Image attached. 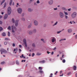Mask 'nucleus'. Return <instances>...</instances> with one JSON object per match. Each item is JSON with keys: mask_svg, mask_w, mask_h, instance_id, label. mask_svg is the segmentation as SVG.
<instances>
[{"mask_svg": "<svg viewBox=\"0 0 77 77\" xmlns=\"http://www.w3.org/2000/svg\"><path fill=\"white\" fill-rule=\"evenodd\" d=\"M23 41L25 45V47L26 49H32V46L30 45L29 46V47H27V41H26V38H24Z\"/></svg>", "mask_w": 77, "mask_h": 77, "instance_id": "nucleus-1", "label": "nucleus"}, {"mask_svg": "<svg viewBox=\"0 0 77 77\" xmlns=\"http://www.w3.org/2000/svg\"><path fill=\"white\" fill-rule=\"evenodd\" d=\"M11 29L12 31V33H15V31L17 30V28L14 26V25H13L11 26Z\"/></svg>", "mask_w": 77, "mask_h": 77, "instance_id": "nucleus-2", "label": "nucleus"}, {"mask_svg": "<svg viewBox=\"0 0 77 77\" xmlns=\"http://www.w3.org/2000/svg\"><path fill=\"white\" fill-rule=\"evenodd\" d=\"M71 17L72 19H74L77 17V13L76 12H73L72 13L71 15Z\"/></svg>", "mask_w": 77, "mask_h": 77, "instance_id": "nucleus-3", "label": "nucleus"}, {"mask_svg": "<svg viewBox=\"0 0 77 77\" xmlns=\"http://www.w3.org/2000/svg\"><path fill=\"white\" fill-rule=\"evenodd\" d=\"M12 9L11 7H9L8 9V15H10L11 14Z\"/></svg>", "mask_w": 77, "mask_h": 77, "instance_id": "nucleus-4", "label": "nucleus"}, {"mask_svg": "<svg viewBox=\"0 0 77 77\" xmlns=\"http://www.w3.org/2000/svg\"><path fill=\"white\" fill-rule=\"evenodd\" d=\"M17 10L18 13L20 14H21L23 12V10L21 8H18L17 9Z\"/></svg>", "mask_w": 77, "mask_h": 77, "instance_id": "nucleus-5", "label": "nucleus"}, {"mask_svg": "<svg viewBox=\"0 0 77 77\" xmlns=\"http://www.w3.org/2000/svg\"><path fill=\"white\" fill-rule=\"evenodd\" d=\"M59 15L60 18H63L64 17V15L62 12H60L59 13Z\"/></svg>", "mask_w": 77, "mask_h": 77, "instance_id": "nucleus-6", "label": "nucleus"}, {"mask_svg": "<svg viewBox=\"0 0 77 77\" xmlns=\"http://www.w3.org/2000/svg\"><path fill=\"white\" fill-rule=\"evenodd\" d=\"M51 41H52V42H53V43H54V44H55L56 42V38H52L51 39Z\"/></svg>", "mask_w": 77, "mask_h": 77, "instance_id": "nucleus-7", "label": "nucleus"}, {"mask_svg": "<svg viewBox=\"0 0 77 77\" xmlns=\"http://www.w3.org/2000/svg\"><path fill=\"white\" fill-rule=\"evenodd\" d=\"M30 45L32 46V49H29V50H30L29 51H32V50H33V47H35V43H33L32 44V45H28V47H29V46H30Z\"/></svg>", "mask_w": 77, "mask_h": 77, "instance_id": "nucleus-8", "label": "nucleus"}, {"mask_svg": "<svg viewBox=\"0 0 77 77\" xmlns=\"http://www.w3.org/2000/svg\"><path fill=\"white\" fill-rule=\"evenodd\" d=\"M34 24L35 26H37L38 25V22L36 20H35L33 21Z\"/></svg>", "mask_w": 77, "mask_h": 77, "instance_id": "nucleus-9", "label": "nucleus"}, {"mask_svg": "<svg viewBox=\"0 0 77 77\" xmlns=\"http://www.w3.org/2000/svg\"><path fill=\"white\" fill-rule=\"evenodd\" d=\"M0 51L3 52V53H7V51H5V50L3 48H1L0 49Z\"/></svg>", "mask_w": 77, "mask_h": 77, "instance_id": "nucleus-10", "label": "nucleus"}, {"mask_svg": "<svg viewBox=\"0 0 77 77\" xmlns=\"http://www.w3.org/2000/svg\"><path fill=\"white\" fill-rule=\"evenodd\" d=\"M8 14H6L4 17V20H6V19L8 18Z\"/></svg>", "mask_w": 77, "mask_h": 77, "instance_id": "nucleus-11", "label": "nucleus"}, {"mask_svg": "<svg viewBox=\"0 0 77 77\" xmlns=\"http://www.w3.org/2000/svg\"><path fill=\"white\" fill-rule=\"evenodd\" d=\"M53 0H51L48 2V4L50 5H53Z\"/></svg>", "mask_w": 77, "mask_h": 77, "instance_id": "nucleus-12", "label": "nucleus"}, {"mask_svg": "<svg viewBox=\"0 0 77 77\" xmlns=\"http://www.w3.org/2000/svg\"><path fill=\"white\" fill-rule=\"evenodd\" d=\"M67 32L68 33H70L72 32V29H69L67 30Z\"/></svg>", "mask_w": 77, "mask_h": 77, "instance_id": "nucleus-13", "label": "nucleus"}, {"mask_svg": "<svg viewBox=\"0 0 77 77\" xmlns=\"http://www.w3.org/2000/svg\"><path fill=\"white\" fill-rule=\"evenodd\" d=\"M45 63V61L44 60H43L42 61H39V63Z\"/></svg>", "mask_w": 77, "mask_h": 77, "instance_id": "nucleus-14", "label": "nucleus"}, {"mask_svg": "<svg viewBox=\"0 0 77 77\" xmlns=\"http://www.w3.org/2000/svg\"><path fill=\"white\" fill-rule=\"evenodd\" d=\"M36 29H33V30H32V32L33 33H36Z\"/></svg>", "mask_w": 77, "mask_h": 77, "instance_id": "nucleus-15", "label": "nucleus"}, {"mask_svg": "<svg viewBox=\"0 0 77 77\" xmlns=\"http://www.w3.org/2000/svg\"><path fill=\"white\" fill-rule=\"evenodd\" d=\"M28 12H32L33 11V9L30 8H29L28 9Z\"/></svg>", "mask_w": 77, "mask_h": 77, "instance_id": "nucleus-16", "label": "nucleus"}, {"mask_svg": "<svg viewBox=\"0 0 77 77\" xmlns=\"http://www.w3.org/2000/svg\"><path fill=\"white\" fill-rule=\"evenodd\" d=\"M73 69L74 71H76L77 70V67L75 66H73Z\"/></svg>", "mask_w": 77, "mask_h": 77, "instance_id": "nucleus-17", "label": "nucleus"}, {"mask_svg": "<svg viewBox=\"0 0 77 77\" xmlns=\"http://www.w3.org/2000/svg\"><path fill=\"white\" fill-rule=\"evenodd\" d=\"M61 9L63 11H67V9H66V8L64 7H62L61 8Z\"/></svg>", "mask_w": 77, "mask_h": 77, "instance_id": "nucleus-18", "label": "nucleus"}, {"mask_svg": "<svg viewBox=\"0 0 77 77\" xmlns=\"http://www.w3.org/2000/svg\"><path fill=\"white\" fill-rule=\"evenodd\" d=\"M29 35H32L33 34V31L32 30L29 31Z\"/></svg>", "mask_w": 77, "mask_h": 77, "instance_id": "nucleus-19", "label": "nucleus"}, {"mask_svg": "<svg viewBox=\"0 0 77 77\" xmlns=\"http://www.w3.org/2000/svg\"><path fill=\"white\" fill-rule=\"evenodd\" d=\"M11 21L12 23H15V19H14V18L12 19L11 20Z\"/></svg>", "mask_w": 77, "mask_h": 77, "instance_id": "nucleus-20", "label": "nucleus"}, {"mask_svg": "<svg viewBox=\"0 0 77 77\" xmlns=\"http://www.w3.org/2000/svg\"><path fill=\"white\" fill-rule=\"evenodd\" d=\"M63 13L65 15H68V13L65 11H63Z\"/></svg>", "mask_w": 77, "mask_h": 77, "instance_id": "nucleus-21", "label": "nucleus"}, {"mask_svg": "<svg viewBox=\"0 0 77 77\" xmlns=\"http://www.w3.org/2000/svg\"><path fill=\"white\" fill-rule=\"evenodd\" d=\"M57 23H58V22L56 21V22L53 25V26H56V25L57 24Z\"/></svg>", "mask_w": 77, "mask_h": 77, "instance_id": "nucleus-22", "label": "nucleus"}, {"mask_svg": "<svg viewBox=\"0 0 77 77\" xmlns=\"http://www.w3.org/2000/svg\"><path fill=\"white\" fill-rule=\"evenodd\" d=\"M39 72L41 74H43V73H44V72L42 70H40L39 71Z\"/></svg>", "mask_w": 77, "mask_h": 77, "instance_id": "nucleus-23", "label": "nucleus"}, {"mask_svg": "<svg viewBox=\"0 0 77 77\" xmlns=\"http://www.w3.org/2000/svg\"><path fill=\"white\" fill-rule=\"evenodd\" d=\"M8 30H11V26H8Z\"/></svg>", "mask_w": 77, "mask_h": 77, "instance_id": "nucleus-24", "label": "nucleus"}, {"mask_svg": "<svg viewBox=\"0 0 77 77\" xmlns=\"http://www.w3.org/2000/svg\"><path fill=\"white\" fill-rule=\"evenodd\" d=\"M32 24H30V25L28 26V29H30V28L31 27V26H32Z\"/></svg>", "mask_w": 77, "mask_h": 77, "instance_id": "nucleus-25", "label": "nucleus"}, {"mask_svg": "<svg viewBox=\"0 0 77 77\" xmlns=\"http://www.w3.org/2000/svg\"><path fill=\"white\" fill-rule=\"evenodd\" d=\"M41 40L42 41H43V42H44V43L45 42V41L44 39L43 38H41Z\"/></svg>", "mask_w": 77, "mask_h": 77, "instance_id": "nucleus-26", "label": "nucleus"}, {"mask_svg": "<svg viewBox=\"0 0 77 77\" xmlns=\"http://www.w3.org/2000/svg\"><path fill=\"white\" fill-rule=\"evenodd\" d=\"M12 0H11L10 2V6L12 5Z\"/></svg>", "mask_w": 77, "mask_h": 77, "instance_id": "nucleus-27", "label": "nucleus"}, {"mask_svg": "<svg viewBox=\"0 0 77 77\" xmlns=\"http://www.w3.org/2000/svg\"><path fill=\"white\" fill-rule=\"evenodd\" d=\"M66 40V38H64V39H61V40H59L60 42H61V41H65Z\"/></svg>", "mask_w": 77, "mask_h": 77, "instance_id": "nucleus-28", "label": "nucleus"}, {"mask_svg": "<svg viewBox=\"0 0 77 77\" xmlns=\"http://www.w3.org/2000/svg\"><path fill=\"white\" fill-rule=\"evenodd\" d=\"M4 64H5V61L2 62L1 63V65H4Z\"/></svg>", "mask_w": 77, "mask_h": 77, "instance_id": "nucleus-29", "label": "nucleus"}, {"mask_svg": "<svg viewBox=\"0 0 77 77\" xmlns=\"http://www.w3.org/2000/svg\"><path fill=\"white\" fill-rule=\"evenodd\" d=\"M5 2V0H3L1 3V5H2L3 4V3Z\"/></svg>", "mask_w": 77, "mask_h": 77, "instance_id": "nucleus-30", "label": "nucleus"}, {"mask_svg": "<svg viewBox=\"0 0 77 77\" xmlns=\"http://www.w3.org/2000/svg\"><path fill=\"white\" fill-rule=\"evenodd\" d=\"M15 51H18V48H16V49H14V50L13 51L14 52H15Z\"/></svg>", "mask_w": 77, "mask_h": 77, "instance_id": "nucleus-31", "label": "nucleus"}, {"mask_svg": "<svg viewBox=\"0 0 77 77\" xmlns=\"http://www.w3.org/2000/svg\"><path fill=\"white\" fill-rule=\"evenodd\" d=\"M18 22H19V20H15V23H18Z\"/></svg>", "mask_w": 77, "mask_h": 77, "instance_id": "nucleus-32", "label": "nucleus"}, {"mask_svg": "<svg viewBox=\"0 0 77 77\" xmlns=\"http://www.w3.org/2000/svg\"><path fill=\"white\" fill-rule=\"evenodd\" d=\"M38 69L40 70H42V67H39L38 68Z\"/></svg>", "mask_w": 77, "mask_h": 77, "instance_id": "nucleus-33", "label": "nucleus"}, {"mask_svg": "<svg viewBox=\"0 0 77 77\" xmlns=\"http://www.w3.org/2000/svg\"><path fill=\"white\" fill-rule=\"evenodd\" d=\"M36 54L37 56H39V55H41V53H37Z\"/></svg>", "mask_w": 77, "mask_h": 77, "instance_id": "nucleus-34", "label": "nucleus"}, {"mask_svg": "<svg viewBox=\"0 0 77 77\" xmlns=\"http://www.w3.org/2000/svg\"><path fill=\"white\" fill-rule=\"evenodd\" d=\"M16 63L17 65H19V62L18 60L16 61Z\"/></svg>", "mask_w": 77, "mask_h": 77, "instance_id": "nucleus-35", "label": "nucleus"}, {"mask_svg": "<svg viewBox=\"0 0 77 77\" xmlns=\"http://www.w3.org/2000/svg\"><path fill=\"white\" fill-rule=\"evenodd\" d=\"M2 35L3 36H6V34L5 33L3 32V33Z\"/></svg>", "mask_w": 77, "mask_h": 77, "instance_id": "nucleus-36", "label": "nucleus"}, {"mask_svg": "<svg viewBox=\"0 0 77 77\" xmlns=\"http://www.w3.org/2000/svg\"><path fill=\"white\" fill-rule=\"evenodd\" d=\"M65 18H66V19H68V16H67V15H65Z\"/></svg>", "mask_w": 77, "mask_h": 77, "instance_id": "nucleus-37", "label": "nucleus"}, {"mask_svg": "<svg viewBox=\"0 0 77 77\" xmlns=\"http://www.w3.org/2000/svg\"><path fill=\"white\" fill-rule=\"evenodd\" d=\"M21 20L24 21L25 20V19L24 17H22L21 18Z\"/></svg>", "mask_w": 77, "mask_h": 77, "instance_id": "nucleus-38", "label": "nucleus"}, {"mask_svg": "<svg viewBox=\"0 0 77 77\" xmlns=\"http://www.w3.org/2000/svg\"><path fill=\"white\" fill-rule=\"evenodd\" d=\"M15 26H16V27H17V26H18V23H15Z\"/></svg>", "mask_w": 77, "mask_h": 77, "instance_id": "nucleus-39", "label": "nucleus"}, {"mask_svg": "<svg viewBox=\"0 0 77 77\" xmlns=\"http://www.w3.org/2000/svg\"><path fill=\"white\" fill-rule=\"evenodd\" d=\"M62 32V31H57V34H59L60 33V32Z\"/></svg>", "mask_w": 77, "mask_h": 77, "instance_id": "nucleus-40", "label": "nucleus"}, {"mask_svg": "<svg viewBox=\"0 0 77 77\" xmlns=\"http://www.w3.org/2000/svg\"><path fill=\"white\" fill-rule=\"evenodd\" d=\"M6 3H5L4 6V8H6Z\"/></svg>", "mask_w": 77, "mask_h": 77, "instance_id": "nucleus-41", "label": "nucleus"}, {"mask_svg": "<svg viewBox=\"0 0 77 77\" xmlns=\"http://www.w3.org/2000/svg\"><path fill=\"white\" fill-rule=\"evenodd\" d=\"M62 62L63 63H65V62H66V61L65 60L63 59V60Z\"/></svg>", "mask_w": 77, "mask_h": 77, "instance_id": "nucleus-42", "label": "nucleus"}, {"mask_svg": "<svg viewBox=\"0 0 77 77\" xmlns=\"http://www.w3.org/2000/svg\"><path fill=\"white\" fill-rule=\"evenodd\" d=\"M23 57H24V55L23 54H22L21 56H20V58H23Z\"/></svg>", "mask_w": 77, "mask_h": 77, "instance_id": "nucleus-43", "label": "nucleus"}, {"mask_svg": "<svg viewBox=\"0 0 77 77\" xmlns=\"http://www.w3.org/2000/svg\"><path fill=\"white\" fill-rule=\"evenodd\" d=\"M5 45H7V44H8V42H4V43Z\"/></svg>", "mask_w": 77, "mask_h": 77, "instance_id": "nucleus-44", "label": "nucleus"}, {"mask_svg": "<svg viewBox=\"0 0 77 77\" xmlns=\"http://www.w3.org/2000/svg\"><path fill=\"white\" fill-rule=\"evenodd\" d=\"M38 4H39V3H40V2H39V0H37V2H36Z\"/></svg>", "mask_w": 77, "mask_h": 77, "instance_id": "nucleus-45", "label": "nucleus"}, {"mask_svg": "<svg viewBox=\"0 0 77 77\" xmlns=\"http://www.w3.org/2000/svg\"><path fill=\"white\" fill-rule=\"evenodd\" d=\"M8 36H10V32H8Z\"/></svg>", "mask_w": 77, "mask_h": 77, "instance_id": "nucleus-46", "label": "nucleus"}, {"mask_svg": "<svg viewBox=\"0 0 77 77\" xmlns=\"http://www.w3.org/2000/svg\"><path fill=\"white\" fill-rule=\"evenodd\" d=\"M2 30H3V28H2V27H0V31H2Z\"/></svg>", "mask_w": 77, "mask_h": 77, "instance_id": "nucleus-47", "label": "nucleus"}, {"mask_svg": "<svg viewBox=\"0 0 77 77\" xmlns=\"http://www.w3.org/2000/svg\"><path fill=\"white\" fill-rule=\"evenodd\" d=\"M13 47H15V44L13 43L12 45Z\"/></svg>", "mask_w": 77, "mask_h": 77, "instance_id": "nucleus-48", "label": "nucleus"}, {"mask_svg": "<svg viewBox=\"0 0 77 77\" xmlns=\"http://www.w3.org/2000/svg\"><path fill=\"white\" fill-rule=\"evenodd\" d=\"M19 53H21L22 51L21 50V49H19Z\"/></svg>", "mask_w": 77, "mask_h": 77, "instance_id": "nucleus-49", "label": "nucleus"}, {"mask_svg": "<svg viewBox=\"0 0 77 77\" xmlns=\"http://www.w3.org/2000/svg\"><path fill=\"white\" fill-rule=\"evenodd\" d=\"M53 50L54 51H55L56 50V47H55L53 49Z\"/></svg>", "mask_w": 77, "mask_h": 77, "instance_id": "nucleus-50", "label": "nucleus"}, {"mask_svg": "<svg viewBox=\"0 0 77 77\" xmlns=\"http://www.w3.org/2000/svg\"><path fill=\"white\" fill-rule=\"evenodd\" d=\"M19 47L20 48H21L22 47V46L21 45H19Z\"/></svg>", "mask_w": 77, "mask_h": 77, "instance_id": "nucleus-51", "label": "nucleus"}, {"mask_svg": "<svg viewBox=\"0 0 77 77\" xmlns=\"http://www.w3.org/2000/svg\"><path fill=\"white\" fill-rule=\"evenodd\" d=\"M71 72H70L68 73L67 74L68 75H70V74H71Z\"/></svg>", "mask_w": 77, "mask_h": 77, "instance_id": "nucleus-52", "label": "nucleus"}, {"mask_svg": "<svg viewBox=\"0 0 77 77\" xmlns=\"http://www.w3.org/2000/svg\"><path fill=\"white\" fill-rule=\"evenodd\" d=\"M53 74L52 73H51L50 76V77H53Z\"/></svg>", "mask_w": 77, "mask_h": 77, "instance_id": "nucleus-53", "label": "nucleus"}, {"mask_svg": "<svg viewBox=\"0 0 77 77\" xmlns=\"http://www.w3.org/2000/svg\"><path fill=\"white\" fill-rule=\"evenodd\" d=\"M3 23V22L2 20H0V24H2Z\"/></svg>", "mask_w": 77, "mask_h": 77, "instance_id": "nucleus-54", "label": "nucleus"}, {"mask_svg": "<svg viewBox=\"0 0 77 77\" xmlns=\"http://www.w3.org/2000/svg\"><path fill=\"white\" fill-rule=\"evenodd\" d=\"M54 10L55 11H56V10H57V8H54Z\"/></svg>", "mask_w": 77, "mask_h": 77, "instance_id": "nucleus-55", "label": "nucleus"}, {"mask_svg": "<svg viewBox=\"0 0 77 77\" xmlns=\"http://www.w3.org/2000/svg\"><path fill=\"white\" fill-rule=\"evenodd\" d=\"M47 54H50V53H50V52L48 51H47Z\"/></svg>", "mask_w": 77, "mask_h": 77, "instance_id": "nucleus-56", "label": "nucleus"}, {"mask_svg": "<svg viewBox=\"0 0 77 77\" xmlns=\"http://www.w3.org/2000/svg\"><path fill=\"white\" fill-rule=\"evenodd\" d=\"M21 62H26V60H22Z\"/></svg>", "mask_w": 77, "mask_h": 77, "instance_id": "nucleus-57", "label": "nucleus"}, {"mask_svg": "<svg viewBox=\"0 0 77 77\" xmlns=\"http://www.w3.org/2000/svg\"><path fill=\"white\" fill-rule=\"evenodd\" d=\"M3 17L2 15H0V19H1V18H2V17Z\"/></svg>", "mask_w": 77, "mask_h": 77, "instance_id": "nucleus-58", "label": "nucleus"}, {"mask_svg": "<svg viewBox=\"0 0 77 77\" xmlns=\"http://www.w3.org/2000/svg\"><path fill=\"white\" fill-rule=\"evenodd\" d=\"M54 54V52L52 51L51 53V55H53Z\"/></svg>", "mask_w": 77, "mask_h": 77, "instance_id": "nucleus-59", "label": "nucleus"}, {"mask_svg": "<svg viewBox=\"0 0 77 77\" xmlns=\"http://www.w3.org/2000/svg\"><path fill=\"white\" fill-rule=\"evenodd\" d=\"M32 56L33 57L34 56H35V54H34L33 53H32Z\"/></svg>", "mask_w": 77, "mask_h": 77, "instance_id": "nucleus-60", "label": "nucleus"}, {"mask_svg": "<svg viewBox=\"0 0 77 77\" xmlns=\"http://www.w3.org/2000/svg\"><path fill=\"white\" fill-rule=\"evenodd\" d=\"M34 0H30V2H33Z\"/></svg>", "mask_w": 77, "mask_h": 77, "instance_id": "nucleus-61", "label": "nucleus"}, {"mask_svg": "<svg viewBox=\"0 0 77 77\" xmlns=\"http://www.w3.org/2000/svg\"><path fill=\"white\" fill-rule=\"evenodd\" d=\"M64 57V55H63L62 57V58H63Z\"/></svg>", "mask_w": 77, "mask_h": 77, "instance_id": "nucleus-62", "label": "nucleus"}, {"mask_svg": "<svg viewBox=\"0 0 77 77\" xmlns=\"http://www.w3.org/2000/svg\"><path fill=\"white\" fill-rule=\"evenodd\" d=\"M5 40H8V38H5Z\"/></svg>", "mask_w": 77, "mask_h": 77, "instance_id": "nucleus-63", "label": "nucleus"}, {"mask_svg": "<svg viewBox=\"0 0 77 77\" xmlns=\"http://www.w3.org/2000/svg\"><path fill=\"white\" fill-rule=\"evenodd\" d=\"M75 38L77 39V35L75 36Z\"/></svg>", "mask_w": 77, "mask_h": 77, "instance_id": "nucleus-64", "label": "nucleus"}]
</instances>
